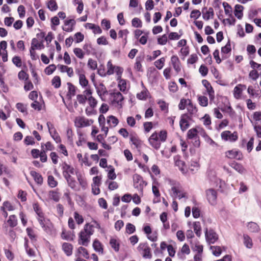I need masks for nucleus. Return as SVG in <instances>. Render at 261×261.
<instances>
[{"mask_svg":"<svg viewBox=\"0 0 261 261\" xmlns=\"http://www.w3.org/2000/svg\"><path fill=\"white\" fill-rule=\"evenodd\" d=\"M77 179L83 189H85L87 188V184L85 178L82 176L81 174H76Z\"/></svg>","mask_w":261,"mask_h":261,"instance_id":"29","label":"nucleus"},{"mask_svg":"<svg viewBox=\"0 0 261 261\" xmlns=\"http://www.w3.org/2000/svg\"><path fill=\"white\" fill-rule=\"evenodd\" d=\"M187 137L188 139H194L197 137V130L196 128H192L188 130L187 133Z\"/></svg>","mask_w":261,"mask_h":261,"instance_id":"38","label":"nucleus"},{"mask_svg":"<svg viewBox=\"0 0 261 261\" xmlns=\"http://www.w3.org/2000/svg\"><path fill=\"white\" fill-rule=\"evenodd\" d=\"M48 184L51 188H55L58 185V182L55 180L54 177L52 175H49L48 176Z\"/></svg>","mask_w":261,"mask_h":261,"instance_id":"42","label":"nucleus"},{"mask_svg":"<svg viewBox=\"0 0 261 261\" xmlns=\"http://www.w3.org/2000/svg\"><path fill=\"white\" fill-rule=\"evenodd\" d=\"M231 45L229 40L226 44L221 48L222 58L223 60L227 59L229 57L228 54L231 51Z\"/></svg>","mask_w":261,"mask_h":261,"instance_id":"15","label":"nucleus"},{"mask_svg":"<svg viewBox=\"0 0 261 261\" xmlns=\"http://www.w3.org/2000/svg\"><path fill=\"white\" fill-rule=\"evenodd\" d=\"M48 8L51 11H56L58 9V5L55 1L50 0L47 4Z\"/></svg>","mask_w":261,"mask_h":261,"instance_id":"46","label":"nucleus"},{"mask_svg":"<svg viewBox=\"0 0 261 261\" xmlns=\"http://www.w3.org/2000/svg\"><path fill=\"white\" fill-rule=\"evenodd\" d=\"M205 238L209 244L214 243L218 239V235L216 232L212 230L208 231L207 229L205 231Z\"/></svg>","mask_w":261,"mask_h":261,"instance_id":"11","label":"nucleus"},{"mask_svg":"<svg viewBox=\"0 0 261 261\" xmlns=\"http://www.w3.org/2000/svg\"><path fill=\"white\" fill-rule=\"evenodd\" d=\"M107 123L110 127H115L119 123L118 119L113 115L109 116L107 118Z\"/></svg>","mask_w":261,"mask_h":261,"instance_id":"24","label":"nucleus"},{"mask_svg":"<svg viewBox=\"0 0 261 261\" xmlns=\"http://www.w3.org/2000/svg\"><path fill=\"white\" fill-rule=\"evenodd\" d=\"M241 86H242V84H239L234 87L233 90L234 97L238 99L240 98L243 91Z\"/></svg>","mask_w":261,"mask_h":261,"instance_id":"30","label":"nucleus"},{"mask_svg":"<svg viewBox=\"0 0 261 261\" xmlns=\"http://www.w3.org/2000/svg\"><path fill=\"white\" fill-rule=\"evenodd\" d=\"M221 138L225 141H229L230 142H234L237 140L238 137L236 132L231 133L230 131L225 130L221 134Z\"/></svg>","mask_w":261,"mask_h":261,"instance_id":"6","label":"nucleus"},{"mask_svg":"<svg viewBox=\"0 0 261 261\" xmlns=\"http://www.w3.org/2000/svg\"><path fill=\"white\" fill-rule=\"evenodd\" d=\"M88 100L89 103V105H90L91 108L94 109V108H95L96 107V105L97 104V101L93 97H92V96H90L88 98Z\"/></svg>","mask_w":261,"mask_h":261,"instance_id":"61","label":"nucleus"},{"mask_svg":"<svg viewBox=\"0 0 261 261\" xmlns=\"http://www.w3.org/2000/svg\"><path fill=\"white\" fill-rule=\"evenodd\" d=\"M150 145L155 148L159 149L161 146V141H160L158 135L156 132L153 133L148 139Z\"/></svg>","mask_w":261,"mask_h":261,"instance_id":"9","label":"nucleus"},{"mask_svg":"<svg viewBox=\"0 0 261 261\" xmlns=\"http://www.w3.org/2000/svg\"><path fill=\"white\" fill-rule=\"evenodd\" d=\"M88 66L92 70H95L97 67V62L92 59H89L88 62Z\"/></svg>","mask_w":261,"mask_h":261,"instance_id":"53","label":"nucleus"},{"mask_svg":"<svg viewBox=\"0 0 261 261\" xmlns=\"http://www.w3.org/2000/svg\"><path fill=\"white\" fill-rule=\"evenodd\" d=\"M206 10V8H204L202 9L203 18L206 20H209L211 18H212L214 15V12L213 8L210 7L208 10L204 12V10Z\"/></svg>","mask_w":261,"mask_h":261,"instance_id":"17","label":"nucleus"},{"mask_svg":"<svg viewBox=\"0 0 261 261\" xmlns=\"http://www.w3.org/2000/svg\"><path fill=\"white\" fill-rule=\"evenodd\" d=\"M171 63L173 66L174 69L177 73L181 70L180 63L179 58L177 56H172L171 58Z\"/></svg>","mask_w":261,"mask_h":261,"instance_id":"14","label":"nucleus"},{"mask_svg":"<svg viewBox=\"0 0 261 261\" xmlns=\"http://www.w3.org/2000/svg\"><path fill=\"white\" fill-rule=\"evenodd\" d=\"M111 96L112 98V104L115 107L121 108L122 101L124 99L122 94L119 92H117L111 93Z\"/></svg>","mask_w":261,"mask_h":261,"instance_id":"4","label":"nucleus"},{"mask_svg":"<svg viewBox=\"0 0 261 261\" xmlns=\"http://www.w3.org/2000/svg\"><path fill=\"white\" fill-rule=\"evenodd\" d=\"M128 33L129 32L127 29L120 30L118 32V37L119 38H124L125 40L124 44L126 43V38Z\"/></svg>","mask_w":261,"mask_h":261,"instance_id":"48","label":"nucleus"},{"mask_svg":"<svg viewBox=\"0 0 261 261\" xmlns=\"http://www.w3.org/2000/svg\"><path fill=\"white\" fill-rule=\"evenodd\" d=\"M76 73L79 76V82L81 86L85 87L88 84V81L86 78L85 74L80 73V71H76Z\"/></svg>","mask_w":261,"mask_h":261,"instance_id":"27","label":"nucleus"},{"mask_svg":"<svg viewBox=\"0 0 261 261\" xmlns=\"http://www.w3.org/2000/svg\"><path fill=\"white\" fill-rule=\"evenodd\" d=\"M68 92L67 93V96L68 98L71 99L72 96L75 95L76 88L71 83H67Z\"/></svg>","mask_w":261,"mask_h":261,"instance_id":"26","label":"nucleus"},{"mask_svg":"<svg viewBox=\"0 0 261 261\" xmlns=\"http://www.w3.org/2000/svg\"><path fill=\"white\" fill-rule=\"evenodd\" d=\"M132 24L135 28H141L142 27V22L138 18H133L132 20Z\"/></svg>","mask_w":261,"mask_h":261,"instance_id":"59","label":"nucleus"},{"mask_svg":"<svg viewBox=\"0 0 261 261\" xmlns=\"http://www.w3.org/2000/svg\"><path fill=\"white\" fill-rule=\"evenodd\" d=\"M110 244L112 248H113L116 252L119 251L120 244L116 239L114 238L111 239Z\"/></svg>","mask_w":261,"mask_h":261,"instance_id":"33","label":"nucleus"},{"mask_svg":"<svg viewBox=\"0 0 261 261\" xmlns=\"http://www.w3.org/2000/svg\"><path fill=\"white\" fill-rule=\"evenodd\" d=\"M30 174L33 177L34 180L37 184L39 185L42 184L43 177L41 174L35 171H31L30 172Z\"/></svg>","mask_w":261,"mask_h":261,"instance_id":"18","label":"nucleus"},{"mask_svg":"<svg viewBox=\"0 0 261 261\" xmlns=\"http://www.w3.org/2000/svg\"><path fill=\"white\" fill-rule=\"evenodd\" d=\"M8 223L10 227H14L17 224V220L14 215H10L8 220Z\"/></svg>","mask_w":261,"mask_h":261,"instance_id":"34","label":"nucleus"},{"mask_svg":"<svg viewBox=\"0 0 261 261\" xmlns=\"http://www.w3.org/2000/svg\"><path fill=\"white\" fill-rule=\"evenodd\" d=\"M51 138L54 140V141L57 143H60L61 141V138L59 135L57 130H54V132H50L49 134Z\"/></svg>","mask_w":261,"mask_h":261,"instance_id":"50","label":"nucleus"},{"mask_svg":"<svg viewBox=\"0 0 261 261\" xmlns=\"http://www.w3.org/2000/svg\"><path fill=\"white\" fill-rule=\"evenodd\" d=\"M43 45L42 43L38 42V40L36 38H33L32 40L31 47L34 49H41Z\"/></svg>","mask_w":261,"mask_h":261,"instance_id":"40","label":"nucleus"},{"mask_svg":"<svg viewBox=\"0 0 261 261\" xmlns=\"http://www.w3.org/2000/svg\"><path fill=\"white\" fill-rule=\"evenodd\" d=\"M187 109L189 113L188 114L191 117L193 115L195 114L197 112L196 107L193 105L191 100H189Z\"/></svg>","mask_w":261,"mask_h":261,"instance_id":"22","label":"nucleus"},{"mask_svg":"<svg viewBox=\"0 0 261 261\" xmlns=\"http://www.w3.org/2000/svg\"><path fill=\"white\" fill-rule=\"evenodd\" d=\"M73 53L75 56L80 59H82L84 57V53L80 48H75L73 49Z\"/></svg>","mask_w":261,"mask_h":261,"instance_id":"52","label":"nucleus"},{"mask_svg":"<svg viewBox=\"0 0 261 261\" xmlns=\"http://www.w3.org/2000/svg\"><path fill=\"white\" fill-rule=\"evenodd\" d=\"M16 107L19 111L21 112V113H25L26 114H27V106L23 105V103H17L16 105Z\"/></svg>","mask_w":261,"mask_h":261,"instance_id":"60","label":"nucleus"},{"mask_svg":"<svg viewBox=\"0 0 261 261\" xmlns=\"http://www.w3.org/2000/svg\"><path fill=\"white\" fill-rule=\"evenodd\" d=\"M74 124L76 127L82 128L90 126L93 121L89 120L83 116L76 117L74 119Z\"/></svg>","mask_w":261,"mask_h":261,"instance_id":"3","label":"nucleus"},{"mask_svg":"<svg viewBox=\"0 0 261 261\" xmlns=\"http://www.w3.org/2000/svg\"><path fill=\"white\" fill-rule=\"evenodd\" d=\"M27 234L31 240L32 241L36 240V236L33 231V230L31 228H27L26 229Z\"/></svg>","mask_w":261,"mask_h":261,"instance_id":"62","label":"nucleus"},{"mask_svg":"<svg viewBox=\"0 0 261 261\" xmlns=\"http://www.w3.org/2000/svg\"><path fill=\"white\" fill-rule=\"evenodd\" d=\"M229 165L231 167L233 168L236 171L240 174H243L246 171V169L242 164L235 161H232L231 162L229 163Z\"/></svg>","mask_w":261,"mask_h":261,"instance_id":"16","label":"nucleus"},{"mask_svg":"<svg viewBox=\"0 0 261 261\" xmlns=\"http://www.w3.org/2000/svg\"><path fill=\"white\" fill-rule=\"evenodd\" d=\"M126 81L123 79H120L118 82V87L122 92H125L126 90Z\"/></svg>","mask_w":261,"mask_h":261,"instance_id":"41","label":"nucleus"},{"mask_svg":"<svg viewBox=\"0 0 261 261\" xmlns=\"http://www.w3.org/2000/svg\"><path fill=\"white\" fill-rule=\"evenodd\" d=\"M62 249L67 256H70L72 254L73 246L71 244L64 243L62 245Z\"/></svg>","mask_w":261,"mask_h":261,"instance_id":"20","label":"nucleus"},{"mask_svg":"<svg viewBox=\"0 0 261 261\" xmlns=\"http://www.w3.org/2000/svg\"><path fill=\"white\" fill-rule=\"evenodd\" d=\"M56 69V65L54 64H51L46 67L45 69V72L47 75H50L54 72Z\"/></svg>","mask_w":261,"mask_h":261,"instance_id":"54","label":"nucleus"},{"mask_svg":"<svg viewBox=\"0 0 261 261\" xmlns=\"http://www.w3.org/2000/svg\"><path fill=\"white\" fill-rule=\"evenodd\" d=\"M75 23V21L74 19L66 20L64 21V26L63 27L62 29L64 31L71 32L73 30Z\"/></svg>","mask_w":261,"mask_h":261,"instance_id":"13","label":"nucleus"},{"mask_svg":"<svg viewBox=\"0 0 261 261\" xmlns=\"http://www.w3.org/2000/svg\"><path fill=\"white\" fill-rule=\"evenodd\" d=\"M84 36L81 32H77L74 35V39L76 43H80L83 41Z\"/></svg>","mask_w":261,"mask_h":261,"instance_id":"64","label":"nucleus"},{"mask_svg":"<svg viewBox=\"0 0 261 261\" xmlns=\"http://www.w3.org/2000/svg\"><path fill=\"white\" fill-rule=\"evenodd\" d=\"M211 250L212 251L213 255L216 256H219L222 252L220 247L217 246H212L210 247Z\"/></svg>","mask_w":261,"mask_h":261,"instance_id":"37","label":"nucleus"},{"mask_svg":"<svg viewBox=\"0 0 261 261\" xmlns=\"http://www.w3.org/2000/svg\"><path fill=\"white\" fill-rule=\"evenodd\" d=\"M165 62V58H161L154 62V65L158 69H161L164 66Z\"/></svg>","mask_w":261,"mask_h":261,"instance_id":"45","label":"nucleus"},{"mask_svg":"<svg viewBox=\"0 0 261 261\" xmlns=\"http://www.w3.org/2000/svg\"><path fill=\"white\" fill-rule=\"evenodd\" d=\"M199 105L202 107H206L208 105V99L204 96H200L198 97Z\"/></svg>","mask_w":261,"mask_h":261,"instance_id":"51","label":"nucleus"},{"mask_svg":"<svg viewBox=\"0 0 261 261\" xmlns=\"http://www.w3.org/2000/svg\"><path fill=\"white\" fill-rule=\"evenodd\" d=\"M192 248L194 251H197L198 254H201L202 253L203 246L200 245L198 242L193 245Z\"/></svg>","mask_w":261,"mask_h":261,"instance_id":"43","label":"nucleus"},{"mask_svg":"<svg viewBox=\"0 0 261 261\" xmlns=\"http://www.w3.org/2000/svg\"><path fill=\"white\" fill-rule=\"evenodd\" d=\"M223 6L224 9V12L226 15L232 17V8L231 6L226 2L223 3Z\"/></svg>","mask_w":261,"mask_h":261,"instance_id":"32","label":"nucleus"},{"mask_svg":"<svg viewBox=\"0 0 261 261\" xmlns=\"http://www.w3.org/2000/svg\"><path fill=\"white\" fill-rule=\"evenodd\" d=\"M17 11L19 14V16L21 18L24 17L25 14V8L23 5H20L18 6Z\"/></svg>","mask_w":261,"mask_h":261,"instance_id":"63","label":"nucleus"},{"mask_svg":"<svg viewBox=\"0 0 261 261\" xmlns=\"http://www.w3.org/2000/svg\"><path fill=\"white\" fill-rule=\"evenodd\" d=\"M172 192V196L174 197H178L179 199L185 197V193L180 191L175 187H173L171 188Z\"/></svg>","mask_w":261,"mask_h":261,"instance_id":"19","label":"nucleus"},{"mask_svg":"<svg viewBox=\"0 0 261 261\" xmlns=\"http://www.w3.org/2000/svg\"><path fill=\"white\" fill-rule=\"evenodd\" d=\"M189 100H190L189 99H181L178 105L179 109L181 110H184L186 108V106H188Z\"/></svg>","mask_w":261,"mask_h":261,"instance_id":"49","label":"nucleus"},{"mask_svg":"<svg viewBox=\"0 0 261 261\" xmlns=\"http://www.w3.org/2000/svg\"><path fill=\"white\" fill-rule=\"evenodd\" d=\"M78 252L79 253L82 254V255L86 258L88 259L89 258V255L87 250L83 247H80L78 248Z\"/></svg>","mask_w":261,"mask_h":261,"instance_id":"56","label":"nucleus"},{"mask_svg":"<svg viewBox=\"0 0 261 261\" xmlns=\"http://www.w3.org/2000/svg\"><path fill=\"white\" fill-rule=\"evenodd\" d=\"M225 156L230 159H236L237 160H242L243 154L242 152L237 149H232L225 152Z\"/></svg>","mask_w":261,"mask_h":261,"instance_id":"5","label":"nucleus"},{"mask_svg":"<svg viewBox=\"0 0 261 261\" xmlns=\"http://www.w3.org/2000/svg\"><path fill=\"white\" fill-rule=\"evenodd\" d=\"M244 244L245 246L248 248H251L252 247L253 244L251 239L248 236L244 234L243 236Z\"/></svg>","mask_w":261,"mask_h":261,"instance_id":"36","label":"nucleus"},{"mask_svg":"<svg viewBox=\"0 0 261 261\" xmlns=\"http://www.w3.org/2000/svg\"><path fill=\"white\" fill-rule=\"evenodd\" d=\"M133 181L134 187L142 191L144 185V181L142 176L137 174H134L133 175Z\"/></svg>","mask_w":261,"mask_h":261,"instance_id":"10","label":"nucleus"},{"mask_svg":"<svg viewBox=\"0 0 261 261\" xmlns=\"http://www.w3.org/2000/svg\"><path fill=\"white\" fill-rule=\"evenodd\" d=\"M130 140L132 144L136 147L138 148L140 146V141L138 138L135 135H130Z\"/></svg>","mask_w":261,"mask_h":261,"instance_id":"39","label":"nucleus"},{"mask_svg":"<svg viewBox=\"0 0 261 261\" xmlns=\"http://www.w3.org/2000/svg\"><path fill=\"white\" fill-rule=\"evenodd\" d=\"M116 66H114L111 61H109L107 63L108 70L107 72V75H111L114 73L115 68Z\"/></svg>","mask_w":261,"mask_h":261,"instance_id":"44","label":"nucleus"},{"mask_svg":"<svg viewBox=\"0 0 261 261\" xmlns=\"http://www.w3.org/2000/svg\"><path fill=\"white\" fill-rule=\"evenodd\" d=\"M52 85L55 88H58L61 86V79L59 76H55L51 81Z\"/></svg>","mask_w":261,"mask_h":261,"instance_id":"47","label":"nucleus"},{"mask_svg":"<svg viewBox=\"0 0 261 261\" xmlns=\"http://www.w3.org/2000/svg\"><path fill=\"white\" fill-rule=\"evenodd\" d=\"M248 229L252 232H256L259 229L258 225L255 222H250L247 225Z\"/></svg>","mask_w":261,"mask_h":261,"instance_id":"28","label":"nucleus"},{"mask_svg":"<svg viewBox=\"0 0 261 261\" xmlns=\"http://www.w3.org/2000/svg\"><path fill=\"white\" fill-rule=\"evenodd\" d=\"M93 226L92 225L86 224L84 229L79 233L78 244L83 246H87L90 241V237L94 233Z\"/></svg>","mask_w":261,"mask_h":261,"instance_id":"1","label":"nucleus"},{"mask_svg":"<svg viewBox=\"0 0 261 261\" xmlns=\"http://www.w3.org/2000/svg\"><path fill=\"white\" fill-rule=\"evenodd\" d=\"M206 198L208 202L212 205L216 203L217 193L215 190L209 189L206 191Z\"/></svg>","mask_w":261,"mask_h":261,"instance_id":"8","label":"nucleus"},{"mask_svg":"<svg viewBox=\"0 0 261 261\" xmlns=\"http://www.w3.org/2000/svg\"><path fill=\"white\" fill-rule=\"evenodd\" d=\"M12 62L17 67H21L22 66L21 59L18 56H14L12 59Z\"/></svg>","mask_w":261,"mask_h":261,"instance_id":"55","label":"nucleus"},{"mask_svg":"<svg viewBox=\"0 0 261 261\" xmlns=\"http://www.w3.org/2000/svg\"><path fill=\"white\" fill-rule=\"evenodd\" d=\"M49 198L55 201L58 202L60 199V194L57 190H51L49 192Z\"/></svg>","mask_w":261,"mask_h":261,"instance_id":"25","label":"nucleus"},{"mask_svg":"<svg viewBox=\"0 0 261 261\" xmlns=\"http://www.w3.org/2000/svg\"><path fill=\"white\" fill-rule=\"evenodd\" d=\"M158 137L161 142H165L167 137V132L165 130L160 131Z\"/></svg>","mask_w":261,"mask_h":261,"instance_id":"58","label":"nucleus"},{"mask_svg":"<svg viewBox=\"0 0 261 261\" xmlns=\"http://www.w3.org/2000/svg\"><path fill=\"white\" fill-rule=\"evenodd\" d=\"M192 117L188 114L181 115L179 125L182 131H185L189 127V120H191Z\"/></svg>","mask_w":261,"mask_h":261,"instance_id":"7","label":"nucleus"},{"mask_svg":"<svg viewBox=\"0 0 261 261\" xmlns=\"http://www.w3.org/2000/svg\"><path fill=\"white\" fill-rule=\"evenodd\" d=\"M137 249L139 252L142 253V256L144 258H151L152 254L151 253V249L147 243H140Z\"/></svg>","mask_w":261,"mask_h":261,"instance_id":"2","label":"nucleus"},{"mask_svg":"<svg viewBox=\"0 0 261 261\" xmlns=\"http://www.w3.org/2000/svg\"><path fill=\"white\" fill-rule=\"evenodd\" d=\"M193 228H194V230L195 233H196V236L198 237H199L201 235V231L200 223L199 222H194L193 224Z\"/></svg>","mask_w":261,"mask_h":261,"instance_id":"35","label":"nucleus"},{"mask_svg":"<svg viewBox=\"0 0 261 261\" xmlns=\"http://www.w3.org/2000/svg\"><path fill=\"white\" fill-rule=\"evenodd\" d=\"M67 181L68 185L71 189L75 190L76 185V182L74 178L71 176H69L66 177H64Z\"/></svg>","mask_w":261,"mask_h":261,"instance_id":"31","label":"nucleus"},{"mask_svg":"<svg viewBox=\"0 0 261 261\" xmlns=\"http://www.w3.org/2000/svg\"><path fill=\"white\" fill-rule=\"evenodd\" d=\"M234 15L238 19H241L243 15V10L244 7L243 6L240 5H236L234 7Z\"/></svg>","mask_w":261,"mask_h":261,"instance_id":"21","label":"nucleus"},{"mask_svg":"<svg viewBox=\"0 0 261 261\" xmlns=\"http://www.w3.org/2000/svg\"><path fill=\"white\" fill-rule=\"evenodd\" d=\"M93 247L94 250L97 252L103 254V248L101 243L97 239H95L93 243Z\"/></svg>","mask_w":261,"mask_h":261,"instance_id":"23","label":"nucleus"},{"mask_svg":"<svg viewBox=\"0 0 261 261\" xmlns=\"http://www.w3.org/2000/svg\"><path fill=\"white\" fill-rule=\"evenodd\" d=\"M63 175L64 177L71 176L70 174H73L74 169L73 167L64 162L62 165Z\"/></svg>","mask_w":261,"mask_h":261,"instance_id":"12","label":"nucleus"},{"mask_svg":"<svg viewBox=\"0 0 261 261\" xmlns=\"http://www.w3.org/2000/svg\"><path fill=\"white\" fill-rule=\"evenodd\" d=\"M136 230L135 226L131 224V223H127L126 226V231L127 233L129 234H132L134 233Z\"/></svg>","mask_w":261,"mask_h":261,"instance_id":"57","label":"nucleus"}]
</instances>
